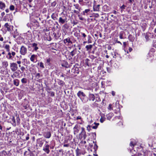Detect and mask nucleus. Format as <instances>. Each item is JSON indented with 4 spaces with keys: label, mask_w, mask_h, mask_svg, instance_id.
<instances>
[{
    "label": "nucleus",
    "mask_w": 156,
    "mask_h": 156,
    "mask_svg": "<svg viewBox=\"0 0 156 156\" xmlns=\"http://www.w3.org/2000/svg\"><path fill=\"white\" fill-rule=\"evenodd\" d=\"M10 68L12 72L16 71L18 69L17 64L15 62L11 63Z\"/></svg>",
    "instance_id": "f257e3e1"
},
{
    "label": "nucleus",
    "mask_w": 156,
    "mask_h": 156,
    "mask_svg": "<svg viewBox=\"0 0 156 156\" xmlns=\"http://www.w3.org/2000/svg\"><path fill=\"white\" fill-rule=\"evenodd\" d=\"M20 53L23 55H26L27 53V48L23 45L21 46L20 48Z\"/></svg>",
    "instance_id": "f03ea898"
},
{
    "label": "nucleus",
    "mask_w": 156,
    "mask_h": 156,
    "mask_svg": "<svg viewBox=\"0 0 156 156\" xmlns=\"http://www.w3.org/2000/svg\"><path fill=\"white\" fill-rule=\"evenodd\" d=\"M37 55L33 54L30 58V60L33 62H36L37 61Z\"/></svg>",
    "instance_id": "7ed1b4c3"
},
{
    "label": "nucleus",
    "mask_w": 156,
    "mask_h": 156,
    "mask_svg": "<svg viewBox=\"0 0 156 156\" xmlns=\"http://www.w3.org/2000/svg\"><path fill=\"white\" fill-rule=\"evenodd\" d=\"M37 144L40 147H41L43 144L44 141L41 138H39L37 140Z\"/></svg>",
    "instance_id": "20e7f679"
},
{
    "label": "nucleus",
    "mask_w": 156,
    "mask_h": 156,
    "mask_svg": "<svg viewBox=\"0 0 156 156\" xmlns=\"http://www.w3.org/2000/svg\"><path fill=\"white\" fill-rule=\"evenodd\" d=\"M49 145L48 144L45 145V146L44 147L43 150L47 154H48L50 152V150H49Z\"/></svg>",
    "instance_id": "39448f33"
},
{
    "label": "nucleus",
    "mask_w": 156,
    "mask_h": 156,
    "mask_svg": "<svg viewBox=\"0 0 156 156\" xmlns=\"http://www.w3.org/2000/svg\"><path fill=\"white\" fill-rule=\"evenodd\" d=\"M38 44H37L34 43L32 44V47L33 48V51H37V50L39 49V48L38 47Z\"/></svg>",
    "instance_id": "423d86ee"
},
{
    "label": "nucleus",
    "mask_w": 156,
    "mask_h": 156,
    "mask_svg": "<svg viewBox=\"0 0 156 156\" xmlns=\"http://www.w3.org/2000/svg\"><path fill=\"white\" fill-rule=\"evenodd\" d=\"M72 72L74 73H79L78 68L74 66L73 67L72 69Z\"/></svg>",
    "instance_id": "0eeeda50"
},
{
    "label": "nucleus",
    "mask_w": 156,
    "mask_h": 156,
    "mask_svg": "<svg viewBox=\"0 0 156 156\" xmlns=\"http://www.w3.org/2000/svg\"><path fill=\"white\" fill-rule=\"evenodd\" d=\"M61 64L62 66L63 67H64L66 68L70 67L69 65L66 61H63L61 63Z\"/></svg>",
    "instance_id": "6e6552de"
},
{
    "label": "nucleus",
    "mask_w": 156,
    "mask_h": 156,
    "mask_svg": "<svg viewBox=\"0 0 156 156\" xmlns=\"http://www.w3.org/2000/svg\"><path fill=\"white\" fill-rule=\"evenodd\" d=\"M64 43L66 44L67 43H68V45H70L72 44V41L70 40L69 37H68L67 38L65 39L63 41Z\"/></svg>",
    "instance_id": "1a4fd4ad"
},
{
    "label": "nucleus",
    "mask_w": 156,
    "mask_h": 156,
    "mask_svg": "<svg viewBox=\"0 0 156 156\" xmlns=\"http://www.w3.org/2000/svg\"><path fill=\"white\" fill-rule=\"evenodd\" d=\"M51 136V132L49 131H47L44 133V136L47 138H50Z\"/></svg>",
    "instance_id": "9d476101"
},
{
    "label": "nucleus",
    "mask_w": 156,
    "mask_h": 156,
    "mask_svg": "<svg viewBox=\"0 0 156 156\" xmlns=\"http://www.w3.org/2000/svg\"><path fill=\"white\" fill-rule=\"evenodd\" d=\"M87 136L86 132L80 133V138L82 139L83 138L84 140L85 139Z\"/></svg>",
    "instance_id": "9b49d317"
},
{
    "label": "nucleus",
    "mask_w": 156,
    "mask_h": 156,
    "mask_svg": "<svg viewBox=\"0 0 156 156\" xmlns=\"http://www.w3.org/2000/svg\"><path fill=\"white\" fill-rule=\"evenodd\" d=\"M74 134H75L79 132V129L78 126L76 125L73 128Z\"/></svg>",
    "instance_id": "f8f14e48"
},
{
    "label": "nucleus",
    "mask_w": 156,
    "mask_h": 156,
    "mask_svg": "<svg viewBox=\"0 0 156 156\" xmlns=\"http://www.w3.org/2000/svg\"><path fill=\"white\" fill-rule=\"evenodd\" d=\"M77 95L80 98L81 96L85 97L86 96L85 94L83 93V92L81 91H79L77 93Z\"/></svg>",
    "instance_id": "ddd939ff"
},
{
    "label": "nucleus",
    "mask_w": 156,
    "mask_h": 156,
    "mask_svg": "<svg viewBox=\"0 0 156 156\" xmlns=\"http://www.w3.org/2000/svg\"><path fill=\"white\" fill-rule=\"evenodd\" d=\"M5 7V3L2 1H0V9L4 10Z\"/></svg>",
    "instance_id": "4468645a"
},
{
    "label": "nucleus",
    "mask_w": 156,
    "mask_h": 156,
    "mask_svg": "<svg viewBox=\"0 0 156 156\" xmlns=\"http://www.w3.org/2000/svg\"><path fill=\"white\" fill-rule=\"evenodd\" d=\"M13 83L14 85L18 86L19 84V80L18 79H16L13 80Z\"/></svg>",
    "instance_id": "2eb2a0df"
},
{
    "label": "nucleus",
    "mask_w": 156,
    "mask_h": 156,
    "mask_svg": "<svg viewBox=\"0 0 156 156\" xmlns=\"http://www.w3.org/2000/svg\"><path fill=\"white\" fill-rule=\"evenodd\" d=\"M89 100L94 101L95 99V96L93 94H90L89 95Z\"/></svg>",
    "instance_id": "dca6fc26"
},
{
    "label": "nucleus",
    "mask_w": 156,
    "mask_h": 156,
    "mask_svg": "<svg viewBox=\"0 0 156 156\" xmlns=\"http://www.w3.org/2000/svg\"><path fill=\"white\" fill-rule=\"evenodd\" d=\"M100 5H94L93 6V10L94 11H98L99 10V7Z\"/></svg>",
    "instance_id": "f3484780"
},
{
    "label": "nucleus",
    "mask_w": 156,
    "mask_h": 156,
    "mask_svg": "<svg viewBox=\"0 0 156 156\" xmlns=\"http://www.w3.org/2000/svg\"><path fill=\"white\" fill-rule=\"evenodd\" d=\"M4 27L7 28V30L8 31H10L11 30L10 26L9 25L8 23H6L5 24Z\"/></svg>",
    "instance_id": "a211bd4d"
},
{
    "label": "nucleus",
    "mask_w": 156,
    "mask_h": 156,
    "mask_svg": "<svg viewBox=\"0 0 156 156\" xmlns=\"http://www.w3.org/2000/svg\"><path fill=\"white\" fill-rule=\"evenodd\" d=\"M76 156H80L82 153L80 152V150L78 148H77L76 150Z\"/></svg>",
    "instance_id": "6ab92c4d"
},
{
    "label": "nucleus",
    "mask_w": 156,
    "mask_h": 156,
    "mask_svg": "<svg viewBox=\"0 0 156 156\" xmlns=\"http://www.w3.org/2000/svg\"><path fill=\"white\" fill-rule=\"evenodd\" d=\"M66 19H63L62 17H60L59 18L58 22L59 23L63 24L65 23Z\"/></svg>",
    "instance_id": "aec40b11"
},
{
    "label": "nucleus",
    "mask_w": 156,
    "mask_h": 156,
    "mask_svg": "<svg viewBox=\"0 0 156 156\" xmlns=\"http://www.w3.org/2000/svg\"><path fill=\"white\" fill-rule=\"evenodd\" d=\"M7 154V153L4 150L0 152V156H6Z\"/></svg>",
    "instance_id": "412c9836"
},
{
    "label": "nucleus",
    "mask_w": 156,
    "mask_h": 156,
    "mask_svg": "<svg viewBox=\"0 0 156 156\" xmlns=\"http://www.w3.org/2000/svg\"><path fill=\"white\" fill-rule=\"evenodd\" d=\"M92 46V45L89 44L86 46L85 48L87 49V51H89L91 49Z\"/></svg>",
    "instance_id": "4be33fe9"
},
{
    "label": "nucleus",
    "mask_w": 156,
    "mask_h": 156,
    "mask_svg": "<svg viewBox=\"0 0 156 156\" xmlns=\"http://www.w3.org/2000/svg\"><path fill=\"white\" fill-rule=\"evenodd\" d=\"M58 80V83L59 85L63 86L65 84L64 82L63 81L60 80Z\"/></svg>",
    "instance_id": "5701e85b"
},
{
    "label": "nucleus",
    "mask_w": 156,
    "mask_h": 156,
    "mask_svg": "<svg viewBox=\"0 0 156 156\" xmlns=\"http://www.w3.org/2000/svg\"><path fill=\"white\" fill-rule=\"evenodd\" d=\"M113 116V114L112 113H109L106 116L108 120H110Z\"/></svg>",
    "instance_id": "b1692460"
},
{
    "label": "nucleus",
    "mask_w": 156,
    "mask_h": 156,
    "mask_svg": "<svg viewBox=\"0 0 156 156\" xmlns=\"http://www.w3.org/2000/svg\"><path fill=\"white\" fill-rule=\"evenodd\" d=\"M21 81L23 83H27V80L26 78H23L21 80Z\"/></svg>",
    "instance_id": "393cba45"
},
{
    "label": "nucleus",
    "mask_w": 156,
    "mask_h": 156,
    "mask_svg": "<svg viewBox=\"0 0 156 156\" xmlns=\"http://www.w3.org/2000/svg\"><path fill=\"white\" fill-rule=\"evenodd\" d=\"M10 46L9 45L6 44L5 46V48L6 49L7 51L9 52L10 51Z\"/></svg>",
    "instance_id": "a878e982"
},
{
    "label": "nucleus",
    "mask_w": 156,
    "mask_h": 156,
    "mask_svg": "<svg viewBox=\"0 0 156 156\" xmlns=\"http://www.w3.org/2000/svg\"><path fill=\"white\" fill-rule=\"evenodd\" d=\"M76 54V51L73 50L70 53L69 55L73 57Z\"/></svg>",
    "instance_id": "bb28decb"
},
{
    "label": "nucleus",
    "mask_w": 156,
    "mask_h": 156,
    "mask_svg": "<svg viewBox=\"0 0 156 156\" xmlns=\"http://www.w3.org/2000/svg\"><path fill=\"white\" fill-rule=\"evenodd\" d=\"M113 57L114 58H116L118 57H120V55L117 52H115L114 56H113Z\"/></svg>",
    "instance_id": "cd10ccee"
},
{
    "label": "nucleus",
    "mask_w": 156,
    "mask_h": 156,
    "mask_svg": "<svg viewBox=\"0 0 156 156\" xmlns=\"http://www.w3.org/2000/svg\"><path fill=\"white\" fill-rule=\"evenodd\" d=\"M2 63H3V65L6 68L7 67L8 65V62L6 61H5L3 62Z\"/></svg>",
    "instance_id": "c85d7f7f"
},
{
    "label": "nucleus",
    "mask_w": 156,
    "mask_h": 156,
    "mask_svg": "<svg viewBox=\"0 0 156 156\" xmlns=\"http://www.w3.org/2000/svg\"><path fill=\"white\" fill-rule=\"evenodd\" d=\"M95 124V126H92V128L94 129H96L98 127V126L99 125V123H96L95 122L94 123Z\"/></svg>",
    "instance_id": "c756f323"
},
{
    "label": "nucleus",
    "mask_w": 156,
    "mask_h": 156,
    "mask_svg": "<svg viewBox=\"0 0 156 156\" xmlns=\"http://www.w3.org/2000/svg\"><path fill=\"white\" fill-rule=\"evenodd\" d=\"M14 72L13 73L15 74V76H16V77H17L19 76L20 73L16 71Z\"/></svg>",
    "instance_id": "7c9ffc66"
},
{
    "label": "nucleus",
    "mask_w": 156,
    "mask_h": 156,
    "mask_svg": "<svg viewBox=\"0 0 156 156\" xmlns=\"http://www.w3.org/2000/svg\"><path fill=\"white\" fill-rule=\"evenodd\" d=\"M20 69L22 71L21 72H20V73H23L24 72V71L25 70V68L24 66H22V67H21V68H20Z\"/></svg>",
    "instance_id": "2f4dec72"
},
{
    "label": "nucleus",
    "mask_w": 156,
    "mask_h": 156,
    "mask_svg": "<svg viewBox=\"0 0 156 156\" xmlns=\"http://www.w3.org/2000/svg\"><path fill=\"white\" fill-rule=\"evenodd\" d=\"M51 59L50 58H48L46 60V62L48 64V65H50V62L51 61Z\"/></svg>",
    "instance_id": "473e14b6"
},
{
    "label": "nucleus",
    "mask_w": 156,
    "mask_h": 156,
    "mask_svg": "<svg viewBox=\"0 0 156 156\" xmlns=\"http://www.w3.org/2000/svg\"><path fill=\"white\" fill-rule=\"evenodd\" d=\"M74 6L75 7V8L76 9L79 10L80 11V6H79V5L78 4H75L74 5Z\"/></svg>",
    "instance_id": "72a5a7b5"
},
{
    "label": "nucleus",
    "mask_w": 156,
    "mask_h": 156,
    "mask_svg": "<svg viewBox=\"0 0 156 156\" xmlns=\"http://www.w3.org/2000/svg\"><path fill=\"white\" fill-rule=\"evenodd\" d=\"M98 146L96 144H95L94 147V152H96L98 149Z\"/></svg>",
    "instance_id": "f704fd0d"
},
{
    "label": "nucleus",
    "mask_w": 156,
    "mask_h": 156,
    "mask_svg": "<svg viewBox=\"0 0 156 156\" xmlns=\"http://www.w3.org/2000/svg\"><path fill=\"white\" fill-rule=\"evenodd\" d=\"M18 35V33L17 31H15L14 34H13V37L14 38H16V37Z\"/></svg>",
    "instance_id": "c9c22d12"
},
{
    "label": "nucleus",
    "mask_w": 156,
    "mask_h": 156,
    "mask_svg": "<svg viewBox=\"0 0 156 156\" xmlns=\"http://www.w3.org/2000/svg\"><path fill=\"white\" fill-rule=\"evenodd\" d=\"M105 118L101 117L100 119V121L101 122L103 123L105 120Z\"/></svg>",
    "instance_id": "e433bc0d"
},
{
    "label": "nucleus",
    "mask_w": 156,
    "mask_h": 156,
    "mask_svg": "<svg viewBox=\"0 0 156 156\" xmlns=\"http://www.w3.org/2000/svg\"><path fill=\"white\" fill-rule=\"evenodd\" d=\"M126 6L124 5H122L121 7V11L122 12L125 9Z\"/></svg>",
    "instance_id": "4c0bfd02"
},
{
    "label": "nucleus",
    "mask_w": 156,
    "mask_h": 156,
    "mask_svg": "<svg viewBox=\"0 0 156 156\" xmlns=\"http://www.w3.org/2000/svg\"><path fill=\"white\" fill-rule=\"evenodd\" d=\"M90 10L89 9H86L85 10V11H83V14L85 15V13H87L88 12H89Z\"/></svg>",
    "instance_id": "58836bf2"
},
{
    "label": "nucleus",
    "mask_w": 156,
    "mask_h": 156,
    "mask_svg": "<svg viewBox=\"0 0 156 156\" xmlns=\"http://www.w3.org/2000/svg\"><path fill=\"white\" fill-rule=\"evenodd\" d=\"M8 55L9 56V58H8V59H11L13 58L12 57V55H11V52H9L8 53Z\"/></svg>",
    "instance_id": "ea45409f"
},
{
    "label": "nucleus",
    "mask_w": 156,
    "mask_h": 156,
    "mask_svg": "<svg viewBox=\"0 0 156 156\" xmlns=\"http://www.w3.org/2000/svg\"><path fill=\"white\" fill-rule=\"evenodd\" d=\"M136 144L135 143H133V141H131L130 144V145L131 147H134Z\"/></svg>",
    "instance_id": "a19ab883"
},
{
    "label": "nucleus",
    "mask_w": 156,
    "mask_h": 156,
    "mask_svg": "<svg viewBox=\"0 0 156 156\" xmlns=\"http://www.w3.org/2000/svg\"><path fill=\"white\" fill-rule=\"evenodd\" d=\"M14 6L13 5H11L10 6L9 9L11 10H13L14 9Z\"/></svg>",
    "instance_id": "79ce46f5"
},
{
    "label": "nucleus",
    "mask_w": 156,
    "mask_h": 156,
    "mask_svg": "<svg viewBox=\"0 0 156 156\" xmlns=\"http://www.w3.org/2000/svg\"><path fill=\"white\" fill-rule=\"evenodd\" d=\"M74 35L75 37H78L79 36V34L77 32H75L74 33Z\"/></svg>",
    "instance_id": "37998d69"
},
{
    "label": "nucleus",
    "mask_w": 156,
    "mask_h": 156,
    "mask_svg": "<svg viewBox=\"0 0 156 156\" xmlns=\"http://www.w3.org/2000/svg\"><path fill=\"white\" fill-rule=\"evenodd\" d=\"M108 109L110 110H112V105L111 104H110L108 107Z\"/></svg>",
    "instance_id": "c03bdc74"
},
{
    "label": "nucleus",
    "mask_w": 156,
    "mask_h": 156,
    "mask_svg": "<svg viewBox=\"0 0 156 156\" xmlns=\"http://www.w3.org/2000/svg\"><path fill=\"white\" fill-rule=\"evenodd\" d=\"M89 61V60L87 58L85 60V62L86 65H87V66H89L88 65V62Z\"/></svg>",
    "instance_id": "a18cd8bd"
},
{
    "label": "nucleus",
    "mask_w": 156,
    "mask_h": 156,
    "mask_svg": "<svg viewBox=\"0 0 156 156\" xmlns=\"http://www.w3.org/2000/svg\"><path fill=\"white\" fill-rule=\"evenodd\" d=\"M40 76V74L39 73H37L36 74V77L37 79H38Z\"/></svg>",
    "instance_id": "49530a36"
},
{
    "label": "nucleus",
    "mask_w": 156,
    "mask_h": 156,
    "mask_svg": "<svg viewBox=\"0 0 156 156\" xmlns=\"http://www.w3.org/2000/svg\"><path fill=\"white\" fill-rule=\"evenodd\" d=\"M40 66L42 68H44L43 64L42 62H41L40 63Z\"/></svg>",
    "instance_id": "de8ad7c7"
},
{
    "label": "nucleus",
    "mask_w": 156,
    "mask_h": 156,
    "mask_svg": "<svg viewBox=\"0 0 156 156\" xmlns=\"http://www.w3.org/2000/svg\"><path fill=\"white\" fill-rule=\"evenodd\" d=\"M80 34H81V35H82V36L83 37V38H85L87 36L84 33H82V32H81L80 33Z\"/></svg>",
    "instance_id": "09e8293b"
},
{
    "label": "nucleus",
    "mask_w": 156,
    "mask_h": 156,
    "mask_svg": "<svg viewBox=\"0 0 156 156\" xmlns=\"http://www.w3.org/2000/svg\"><path fill=\"white\" fill-rule=\"evenodd\" d=\"M80 10L79 11H76V10H74L73 12L75 13H76V14H78L80 13Z\"/></svg>",
    "instance_id": "8fccbe9b"
},
{
    "label": "nucleus",
    "mask_w": 156,
    "mask_h": 156,
    "mask_svg": "<svg viewBox=\"0 0 156 156\" xmlns=\"http://www.w3.org/2000/svg\"><path fill=\"white\" fill-rule=\"evenodd\" d=\"M81 129L82 130V131L81 133L86 132L85 131V129L83 127H81Z\"/></svg>",
    "instance_id": "3c124183"
},
{
    "label": "nucleus",
    "mask_w": 156,
    "mask_h": 156,
    "mask_svg": "<svg viewBox=\"0 0 156 156\" xmlns=\"http://www.w3.org/2000/svg\"><path fill=\"white\" fill-rule=\"evenodd\" d=\"M51 18L54 20H55V18H56L54 13H53L51 15Z\"/></svg>",
    "instance_id": "603ef678"
},
{
    "label": "nucleus",
    "mask_w": 156,
    "mask_h": 156,
    "mask_svg": "<svg viewBox=\"0 0 156 156\" xmlns=\"http://www.w3.org/2000/svg\"><path fill=\"white\" fill-rule=\"evenodd\" d=\"M4 40V39L3 37L2 36L0 35V41H2Z\"/></svg>",
    "instance_id": "864d4df0"
},
{
    "label": "nucleus",
    "mask_w": 156,
    "mask_h": 156,
    "mask_svg": "<svg viewBox=\"0 0 156 156\" xmlns=\"http://www.w3.org/2000/svg\"><path fill=\"white\" fill-rule=\"evenodd\" d=\"M12 121L14 123H15L16 122V121H15V118H14V117H12Z\"/></svg>",
    "instance_id": "5fc2aeb1"
},
{
    "label": "nucleus",
    "mask_w": 156,
    "mask_h": 156,
    "mask_svg": "<svg viewBox=\"0 0 156 156\" xmlns=\"http://www.w3.org/2000/svg\"><path fill=\"white\" fill-rule=\"evenodd\" d=\"M51 95L52 96H54L55 95V93L53 92H51Z\"/></svg>",
    "instance_id": "6e6d98bb"
},
{
    "label": "nucleus",
    "mask_w": 156,
    "mask_h": 156,
    "mask_svg": "<svg viewBox=\"0 0 156 156\" xmlns=\"http://www.w3.org/2000/svg\"><path fill=\"white\" fill-rule=\"evenodd\" d=\"M90 126L88 125V126L87 127V129L89 131L90 129Z\"/></svg>",
    "instance_id": "4d7b16f0"
},
{
    "label": "nucleus",
    "mask_w": 156,
    "mask_h": 156,
    "mask_svg": "<svg viewBox=\"0 0 156 156\" xmlns=\"http://www.w3.org/2000/svg\"><path fill=\"white\" fill-rule=\"evenodd\" d=\"M11 54L13 56H14L16 54L15 52L13 51H12Z\"/></svg>",
    "instance_id": "13d9d810"
},
{
    "label": "nucleus",
    "mask_w": 156,
    "mask_h": 156,
    "mask_svg": "<svg viewBox=\"0 0 156 156\" xmlns=\"http://www.w3.org/2000/svg\"><path fill=\"white\" fill-rule=\"evenodd\" d=\"M112 94L113 96L115 95V92L114 91H112Z\"/></svg>",
    "instance_id": "bf43d9fd"
},
{
    "label": "nucleus",
    "mask_w": 156,
    "mask_h": 156,
    "mask_svg": "<svg viewBox=\"0 0 156 156\" xmlns=\"http://www.w3.org/2000/svg\"><path fill=\"white\" fill-rule=\"evenodd\" d=\"M90 58H91V59H94L95 58H96V57L94 56L93 55H91L90 56Z\"/></svg>",
    "instance_id": "052dcab7"
},
{
    "label": "nucleus",
    "mask_w": 156,
    "mask_h": 156,
    "mask_svg": "<svg viewBox=\"0 0 156 156\" xmlns=\"http://www.w3.org/2000/svg\"><path fill=\"white\" fill-rule=\"evenodd\" d=\"M29 134H27V136H26V140H28L29 139Z\"/></svg>",
    "instance_id": "680f3d73"
},
{
    "label": "nucleus",
    "mask_w": 156,
    "mask_h": 156,
    "mask_svg": "<svg viewBox=\"0 0 156 156\" xmlns=\"http://www.w3.org/2000/svg\"><path fill=\"white\" fill-rule=\"evenodd\" d=\"M95 16V17L98 18L99 16V15L98 13H96Z\"/></svg>",
    "instance_id": "e2e57ef3"
},
{
    "label": "nucleus",
    "mask_w": 156,
    "mask_h": 156,
    "mask_svg": "<svg viewBox=\"0 0 156 156\" xmlns=\"http://www.w3.org/2000/svg\"><path fill=\"white\" fill-rule=\"evenodd\" d=\"M11 77L13 78H14L15 77H16V76H15V74H14V73H13V74L11 76Z\"/></svg>",
    "instance_id": "0e129e2a"
},
{
    "label": "nucleus",
    "mask_w": 156,
    "mask_h": 156,
    "mask_svg": "<svg viewBox=\"0 0 156 156\" xmlns=\"http://www.w3.org/2000/svg\"><path fill=\"white\" fill-rule=\"evenodd\" d=\"M16 62H17V63H16L17 64H18L19 65H20L21 63V62L20 61H17Z\"/></svg>",
    "instance_id": "69168bd1"
},
{
    "label": "nucleus",
    "mask_w": 156,
    "mask_h": 156,
    "mask_svg": "<svg viewBox=\"0 0 156 156\" xmlns=\"http://www.w3.org/2000/svg\"><path fill=\"white\" fill-rule=\"evenodd\" d=\"M69 145V144H65L63 145L64 147H68Z\"/></svg>",
    "instance_id": "338daca9"
},
{
    "label": "nucleus",
    "mask_w": 156,
    "mask_h": 156,
    "mask_svg": "<svg viewBox=\"0 0 156 156\" xmlns=\"http://www.w3.org/2000/svg\"><path fill=\"white\" fill-rule=\"evenodd\" d=\"M5 15V13L4 12H2L1 14V15L2 17H3Z\"/></svg>",
    "instance_id": "774afa93"
}]
</instances>
